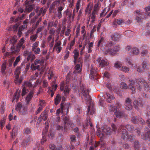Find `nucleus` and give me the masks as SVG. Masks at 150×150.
Listing matches in <instances>:
<instances>
[{
  "mask_svg": "<svg viewBox=\"0 0 150 150\" xmlns=\"http://www.w3.org/2000/svg\"><path fill=\"white\" fill-rule=\"evenodd\" d=\"M129 85H127L125 83L122 82L120 83V87L123 89L126 90L129 88L131 91L132 93H135L136 90L140 91L142 87V86H144V87L146 88L145 89L146 91L148 90L149 87L147 86V83L144 81L141 82L137 80L129 79L128 81Z\"/></svg>",
  "mask_w": 150,
  "mask_h": 150,
  "instance_id": "obj_1",
  "label": "nucleus"
},
{
  "mask_svg": "<svg viewBox=\"0 0 150 150\" xmlns=\"http://www.w3.org/2000/svg\"><path fill=\"white\" fill-rule=\"evenodd\" d=\"M31 68L33 70L38 69L39 71H44L45 68L44 61L39 59H36L34 63L31 64Z\"/></svg>",
  "mask_w": 150,
  "mask_h": 150,
  "instance_id": "obj_2",
  "label": "nucleus"
},
{
  "mask_svg": "<svg viewBox=\"0 0 150 150\" xmlns=\"http://www.w3.org/2000/svg\"><path fill=\"white\" fill-rule=\"evenodd\" d=\"M121 106V105L119 103H117L114 106L112 105H110L109 109L110 111L114 112L115 115L117 117L120 118L123 116L124 114L123 112L120 111Z\"/></svg>",
  "mask_w": 150,
  "mask_h": 150,
  "instance_id": "obj_3",
  "label": "nucleus"
},
{
  "mask_svg": "<svg viewBox=\"0 0 150 150\" xmlns=\"http://www.w3.org/2000/svg\"><path fill=\"white\" fill-rule=\"evenodd\" d=\"M100 6L101 4L99 2H98L95 4L91 15L90 16L89 19L91 20L92 22L93 23L95 21L97 15L98 13V11Z\"/></svg>",
  "mask_w": 150,
  "mask_h": 150,
  "instance_id": "obj_4",
  "label": "nucleus"
},
{
  "mask_svg": "<svg viewBox=\"0 0 150 150\" xmlns=\"http://www.w3.org/2000/svg\"><path fill=\"white\" fill-rule=\"evenodd\" d=\"M120 49V47L119 45L115 46L113 49H111L110 48L106 46L103 52L105 54H109L114 55L118 52Z\"/></svg>",
  "mask_w": 150,
  "mask_h": 150,
  "instance_id": "obj_5",
  "label": "nucleus"
},
{
  "mask_svg": "<svg viewBox=\"0 0 150 150\" xmlns=\"http://www.w3.org/2000/svg\"><path fill=\"white\" fill-rule=\"evenodd\" d=\"M81 90L82 91V94L84 97L85 99L90 102L91 99L89 95L88 91L87 89H85V87L83 85H82L81 87Z\"/></svg>",
  "mask_w": 150,
  "mask_h": 150,
  "instance_id": "obj_6",
  "label": "nucleus"
},
{
  "mask_svg": "<svg viewBox=\"0 0 150 150\" xmlns=\"http://www.w3.org/2000/svg\"><path fill=\"white\" fill-rule=\"evenodd\" d=\"M16 110L17 111L19 112L21 114L24 115L27 113V108L18 103L16 105Z\"/></svg>",
  "mask_w": 150,
  "mask_h": 150,
  "instance_id": "obj_7",
  "label": "nucleus"
},
{
  "mask_svg": "<svg viewBox=\"0 0 150 150\" xmlns=\"http://www.w3.org/2000/svg\"><path fill=\"white\" fill-rule=\"evenodd\" d=\"M122 129V131H121V133L122 134V138L124 140H131L132 139V136L131 134L128 135L125 129H122V127L120 128V130H121Z\"/></svg>",
  "mask_w": 150,
  "mask_h": 150,
  "instance_id": "obj_8",
  "label": "nucleus"
},
{
  "mask_svg": "<svg viewBox=\"0 0 150 150\" xmlns=\"http://www.w3.org/2000/svg\"><path fill=\"white\" fill-rule=\"evenodd\" d=\"M112 129H111L110 127L107 126L105 125L103 127V130L105 132V134H110L112 130L113 131H116L117 128L116 126L114 124L112 125Z\"/></svg>",
  "mask_w": 150,
  "mask_h": 150,
  "instance_id": "obj_9",
  "label": "nucleus"
},
{
  "mask_svg": "<svg viewBox=\"0 0 150 150\" xmlns=\"http://www.w3.org/2000/svg\"><path fill=\"white\" fill-rule=\"evenodd\" d=\"M60 90L61 91H62L64 90V94L65 96H67L69 95V92L70 90L69 86L66 85L64 86V82H62L60 85Z\"/></svg>",
  "mask_w": 150,
  "mask_h": 150,
  "instance_id": "obj_10",
  "label": "nucleus"
},
{
  "mask_svg": "<svg viewBox=\"0 0 150 150\" xmlns=\"http://www.w3.org/2000/svg\"><path fill=\"white\" fill-rule=\"evenodd\" d=\"M134 13L136 16V20L137 22L139 23L141 22L142 20L144 18L142 16L144 15V13L141 12L140 10H137L134 11Z\"/></svg>",
  "mask_w": 150,
  "mask_h": 150,
  "instance_id": "obj_11",
  "label": "nucleus"
},
{
  "mask_svg": "<svg viewBox=\"0 0 150 150\" xmlns=\"http://www.w3.org/2000/svg\"><path fill=\"white\" fill-rule=\"evenodd\" d=\"M21 68L20 67H18L16 69L15 72V79L14 80L15 82L16 83H20L23 78L21 77L19 79H18L19 77V74L20 73Z\"/></svg>",
  "mask_w": 150,
  "mask_h": 150,
  "instance_id": "obj_12",
  "label": "nucleus"
},
{
  "mask_svg": "<svg viewBox=\"0 0 150 150\" xmlns=\"http://www.w3.org/2000/svg\"><path fill=\"white\" fill-rule=\"evenodd\" d=\"M100 96L104 97L107 102L110 103L112 100L114 99L115 97L113 94L111 93H106L105 95H103L102 93L100 94Z\"/></svg>",
  "mask_w": 150,
  "mask_h": 150,
  "instance_id": "obj_13",
  "label": "nucleus"
},
{
  "mask_svg": "<svg viewBox=\"0 0 150 150\" xmlns=\"http://www.w3.org/2000/svg\"><path fill=\"white\" fill-rule=\"evenodd\" d=\"M61 43L59 41L56 42L54 46L53 50L55 51L57 53L60 52L62 49L61 47Z\"/></svg>",
  "mask_w": 150,
  "mask_h": 150,
  "instance_id": "obj_14",
  "label": "nucleus"
},
{
  "mask_svg": "<svg viewBox=\"0 0 150 150\" xmlns=\"http://www.w3.org/2000/svg\"><path fill=\"white\" fill-rule=\"evenodd\" d=\"M132 102L130 99L127 98L126 100L125 103V108L128 110H131L132 108V106L131 104Z\"/></svg>",
  "mask_w": 150,
  "mask_h": 150,
  "instance_id": "obj_15",
  "label": "nucleus"
},
{
  "mask_svg": "<svg viewBox=\"0 0 150 150\" xmlns=\"http://www.w3.org/2000/svg\"><path fill=\"white\" fill-rule=\"evenodd\" d=\"M23 55L24 56L28 57L27 58V61L30 60L32 57H33L34 58L31 59V61H32L33 60V59L35 58L34 55L31 54L30 52L27 50L25 51L24 52Z\"/></svg>",
  "mask_w": 150,
  "mask_h": 150,
  "instance_id": "obj_16",
  "label": "nucleus"
},
{
  "mask_svg": "<svg viewBox=\"0 0 150 150\" xmlns=\"http://www.w3.org/2000/svg\"><path fill=\"white\" fill-rule=\"evenodd\" d=\"M24 42L25 40L23 38H22L20 40L17 46V47L18 49L16 50V52H18L19 51V50L18 49L20 48L21 46H22V48L23 49L24 48L25 46L23 45V43H24Z\"/></svg>",
  "mask_w": 150,
  "mask_h": 150,
  "instance_id": "obj_17",
  "label": "nucleus"
},
{
  "mask_svg": "<svg viewBox=\"0 0 150 150\" xmlns=\"http://www.w3.org/2000/svg\"><path fill=\"white\" fill-rule=\"evenodd\" d=\"M111 37L112 40L118 41L121 38V36L119 33H115L111 35Z\"/></svg>",
  "mask_w": 150,
  "mask_h": 150,
  "instance_id": "obj_18",
  "label": "nucleus"
},
{
  "mask_svg": "<svg viewBox=\"0 0 150 150\" xmlns=\"http://www.w3.org/2000/svg\"><path fill=\"white\" fill-rule=\"evenodd\" d=\"M109 63L107 59H103L99 64V66L101 68L105 67L108 65Z\"/></svg>",
  "mask_w": 150,
  "mask_h": 150,
  "instance_id": "obj_19",
  "label": "nucleus"
},
{
  "mask_svg": "<svg viewBox=\"0 0 150 150\" xmlns=\"http://www.w3.org/2000/svg\"><path fill=\"white\" fill-rule=\"evenodd\" d=\"M102 129L98 128L97 132V135L100 137V138H102L104 137L105 134V132L103 130V127H102Z\"/></svg>",
  "mask_w": 150,
  "mask_h": 150,
  "instance_id": "obj_20",
  "label": "nucleus"
},
{
  "mask_svg": "<svg viewBox=\"0 0 150 150\" xmlns=\"http://www.w3.org/2000/svg\"><path fill=\"white\" fill-rule=\"evenodd\" d=\"M47 113L45 111H44L42 113L40 117L38 118V120L40 122L41 121L42 119L44 120H45L47 119Z\"/></svg>",
  "mask_w": 150,
  "mask_h": 150,
  "instance_id": "obj_21",
  "label": "nucleus"
},
{
  "mask_svg": "<svg viewBox=\"0 0 150 150\" xmlns=\"http://www.w3.org/2000/svg\"><path fill=\"white\" fill-rule=\"evenodd\" d=\"M93 8V5L91 3H89L87 5L85 10L86 14H89L91 13Z\"/></svg>",
  "mask_w": 150,
  "mask_h": 150,
  "instance_id": "obj_22",
  "label": "nucleus"
},
{
  "mask_svg": "<svg viewBox=\"0 0 150 150\" xmlns=\"http://www.w3.org/2000/svg\"><path fill=\"white\" fill-rule=\"evenodd\" d=\"M70 106V105L69 103H67L63 105H61L62 112L63 113L64 112V111L65 110L67 111V113L68 112L69 108Z\"/></svg>",
  "mask_w": 150,
  "mask_h": 150,
  "instance_id": "obj_23",
  "label": "nucleus"
},
{
  "mask_svg": "<svg viewBox=\"0 0 150 150\" xmlns=\"http://www.w3.org/2000/svg\"><path fill=\"white\" fill-rule=\"evenodd\" d=\"M33 5H28V4H26L25 8V12H30L33 9Z\"/></svg>",
  "mask_w": 150,
  "mask_h": 150,
  "instance_id": "obj_24",
  "label": "nucleus"
},
{
  "mask_svg": "<svg viewBox=\"0 0 150 150\" xmlns=\"http://www.w3.org/2000/svg\"><path fill=\"white\" fill-rule=\"evenodd\" d=\"M33 93L32 91L30 92L25 98V100L27 104H28L30 101L33 97Z\"/></svg>",
  "mask_w": 150,
  "mask_h": 150,
  "instance_id": "obj_25",
  "label": "nucleus"
},
{
  "mask_svg": "<svg viewBox=\"0 0 150 150\" xmlns=\"http://www.w3.org/2000/svg\"><path fill=\"white\" fill-rule=\"evenodd\" d=\"M138 119L137 117H134L132 119V121L134 123H137L138 121H139L140 123H143V120L142 118H139Z\"/></svg>",
  "mask_w": 150,
  "mask_h": 150,
  "instance_id": "obj_26",
  "label": "nucleus"
},
{
  "mask_svg": "<svg viewBox=\"0 0 150 150\" xmlns=\"http://www.w3.org/2000/svg\"><path fill=\"white\" fill-rule=\"evenodd\" d=\"M116 22L117 24L120 25L125 23V20L122 18H118L117 20L116 21H115L113 22V24L114 25H115Z\"/></svg>",
  "mask_w": 150,
  "mask_h": 150,
  "instance_id": "obj_27",
  "label": "nucleus"
},
{
  "mask_svg": "<svg viewBox=\"0 0 150 150\" xmlns=\"http://www.w3.org/2000/svg\"><path fill=\"white\" fill-rule=\"evenodd\" d=\"M105 144V143L104 142L102 141V139H100V141H99L98 142L96 143L95 145V147H96L98 146H100V147H101L103 146H104Z\"/></svg>",
  "mask_w": 150,
  "mask_h": 150,
  "instance_id": "obj_28",
  "label": "nucleus"
},
{
  "mask_svg": "<svg viewBox=\"0 0 150 150\" xmlns=\"http://www.w3.org/2000/svg\"><path fill=\"white\" fill-rule=\"evenodd\" d=\"M74 62L76 63V60L78 57L79 55V52L78 50H75L74 51Z\"/></svg>",
  "mask_w": 150,
  "mask_h": 150,
  "instance_id": "obj_29",
  "label": "nucleus"
},
{
  "mask_svg": "<svg viewBox=\"0 0 150 150\" xmlns=\"http://www.w3.org/2000/svg\"><path fill=\"white\" fill-rule=\"evenodd\" d=\"M75 38H74V39L72 40L69 44V46L67 47V49L69 50H71L72 48V47L75 44Z\"/></svg>",
  "mask_w": 150,
  "mask_h": 150,
  "instance_id": "obj_30",
  "label": "nucleus"
},
{
  "mask_svg": "<svg viewBox=\"0 0 150 150\" xmlns=\"http://www.w3.org/2000/svg\"><path fill=\"white\" fill-rule=\"evenodd\" d=\"M61 100V96L59 95H57L54 99L55 104L57 105L59 103Z\"/></svg>",
  "mask_w": 150,
  "mask_h": 150,
  "instance_id": "obj_31",
  "label": "nucleus"
},
{
  "mask_svg": "<svg viewBox=\"0 0 150 150\" xmlns=\"http://www.w3.org/2000/svg\"><path fill=\"white\" fill-rule=\"evenodd\" d=\"M93 44V42H91L88 44L87 47L88 53H91L92 52Z\"/></svg>",
  "mask_w": 150,
  "mask_h": 150,
  "instance_id": "obj_32",
  "label": "nucleus"
},
{
  "mask_svg": "<svg viewBox=\"0 0 150 150\" xmlns=\"http://www.w3.org/2000/svg\"><path fill=\"white\" fill-rule=\"evenodd\" d=\"M142 136L143 137V138L146 140H148L149 139V140H150V131H147L146 133L145 134V136H143L142 134Z\"/></svg>",
  "mask_w": 150,
  "mask_h": 150,
  "instance_id": "obj_33",
  "label": "nucleus"
},
{
  "mask_svg": "<svg viewBox=\"0 0 150 150\" xmlns=\"http://www.w3.org/2000/svg\"><path fill=\"white\" fill-rule=\"evenodd\" d=\"M46 9H44L43 8H42L39 11H37L36 12L38 14V16L40 15L42 13V15L43 16L44 15L45 13L46 12Z\"/></svg>",
  "mask_w": 150,
  "mask_h": 150,
  "instance_id": "obj_34",
  "label": "nucleus"
},
{
  "mask_svg": "<svg viewBox=\"0 0 150 150\" xmlns=\"http://www.w3.org/2000/svg\"><path fill=\"white\" fill-rule=\"evenodd\" d=\"M18 134V130L16 128H13L12 130V132L11 133V136L12 137H16Z\"/></svg>",
  "mask_w": 150,
  "mask_h": 150,
  "instance_id": "obj_35",
  "label": "nucleus"
},
{
  "mask_svg": "<svg viewBox=\"0 0 150 150\" xmlns=\"http://www.w3.org/2000/svg\"><path fill=\"white\" fill-rule=\"evenodd\" d=\"M6 62H4L2 65L1 71L2 74L5 73V71L6 67Z\"/></svg>",
  "mask_w": 150,
  "mask_h": 150,
  "instance_id": "obj_36",
  "label": "nucleus"
},
{
  "mask_svg": "<svg viewBox=\"0 0 150 150\" xmlns=\"http://www.w3.org/2000/svg\"><path fill=\"white\" fill-rule=\"evenodd\" d=\"M75 71L74 72H79L81 71V65L79 64H77L75 67Z\"/></svg>",
  "mask_w": 150,
  "mask_h": 150,
  "instance_id": "obj_37",
  "label": "nucleus"
},
{
  "mask_svg": "<svg viewBox=\"0 0 150 150\" xmlns=\"http://www.w3.org/2000/svg\"><path fill=\"white\" fill-rule=\"evenodd\" d=\"M120 70L123 72H127L129 71V68L127 67L123 66H122L121 68L120 69Z\"/></svg>",
  "mask_w": 150,
  "mask_h": 150,
  "instance_id": "obj_38",
  "label": "nucleus"
},
{
  "mask_svg": "<svg viewBox=\"0 0 150 150\" xmlns=\"http://www.w3.org/2000/svg\"><path fill=\"white\" fill-rule=\"evenodd\" d=\"M87 111L88 112V113L89 114H90L92 115L94 113V111L93 109L92 108L91 110V106L89 105L88 107Z\"/></svg>",
  "mask_w": 150,
  "mask_h": 150,
  "instance_id": "obj_39",
  "label": "nucleus"
},
{
  "mask_svg": "<svg viewBox=\"0 0 150 150\" xmlns=\"http://www.w3.org/2000/svg\"><path fill=\"white\" fill-rule=\"evenodd\" d=\"M21 59V57L20 56H18L17 57L15 60V62H14L13 65L14 67H15L16 65H17L18 63Z\"/></svg>",
  "mask_w": 150,
  "mask_h": 150,
  "instance_id": "obj_40",
  "label": "nucleus"
},
{
  "mask_svg": "<svg viewBox=\"0 0 150 150\" xmlns=\"http://www.w3.org/2000/svg\"><path fill=\"white\" fill-rule=\"evenodd\" d=\"M132 53L136 55H137L139 53V50L136 48H134L132 49Z\"/></svg>",
  "mask_w": 150,
  "mask_h": 150,
  "instance_id": "obj_41",
  "label": "nucleus"
},
{
  "mask_svg": "<svg viewBox=\"0 0 150 150\" xmlns=\"http://www.w3.org/2000/svg\"><path fill=\"white\" fill-rule=\"evenodd\" d=\"M39 42L36 41L34 42L32 48V50H34L38 46Z\"/></svg>",
  "mask_w": 150,
  "mask_h": 150,
  "instance_id": "obj_42",
  "label": "nucleus"
},
{
  "mask_svg": "<svg viewBox=\"0 0 150 150\" xmlns=\"http://www.w3.org/2000/svg\"><path fill=\"white\" fill-rule=\"evenodd\" d=\"M21 91L19 89L16 90V93L15 94L14 98H15L18 99L19 97Z\"/></svg>",
  "mask_w": 150,
  "mask_h": 150,
  "instance_id": "obj_43",
  "label": "nucleus"
},
{
  "mask_svg": "<svg viewBox=\"0 0 150 150\" xmlns=\"http://www.w3.org/2000/svg\"><path fill=\"white\" fill-rule=\"evenodd\" d=\"M114 66L115 68L117 69H119L120 70V69L121 68V64L120 62H117L114 64Z\"/></svg>",
  "mask_w": 150,
  "mask_h": 150,
  "instance_id": "obj_44",
  "label": "nucleus"
},
{
  "mask_svg": "<svg viewBox=\"0 0 150 150\" xmlns=\"http://www.w3.org/2000/svg\"><path fill=\"white\" fill-rule=\"evenodd\" d=\"M54 37H53L51 41L48 42V45L50 48H52L53 47L54 44Z\"/></svg>",
  "mask_w": 150,
  "mask_h": 150,
  "instance_id": "obj_45",
  "label": "nucleus"
},
{
  "mask_svg": "<svg viewBox=\"0 0 150 150\" xmlns=\"http://www.w3.org/2000/svg\"><path fill=\"white\" fill-rule=\"evenodd\" d=\"M38 37V36L37 34L35 35H32L30 37V40L33 42L35 41Z\"/></svg>",
  "mask_w": 150,
  "mask_h": 150,
  "instance_id": "obj_46",
  "label": "nucleus"
},
{
  "mask_svg": "<svg viewBox=\"0 0 150 150\" xmlns=\"http://www.w3.org/2000/svg\"><path fill=\"white\" fill-rule=\"evenodd\" d=\"M80 0H79L77 2L76 4V12H77L79 10L80 7Z\"/></svg>",
  "mask_w": 150,
  "mask_h": 150,
  "instance_id": "obj_47",
  "label": "nucleus"
},
{
  "mask_svg": "<svg viewBox=\"0 0 150 150\" xmlns=\"http://www.w3.org/2000/svg\"><path fill=\"white\" fill-rule=\"evenodd\" d=\"M125 128L131 132L133 131L134 129V127L132 126L129 125H126Z\"/></svg>",
  "mask_w": 150,
  "mask_h": 150,
  "instance_id": "obj_48",
  "label": "nucleus"
},
{
  "mask_svg": "<svg viewBox=\"0 0 150 150\" xmlns=\"http://www.w3.org/2000/svg\"><path fill=\"white\" fill-rule=\"evenodd\" d=\"M59 1H54L52 4V6L53 8L55 6H59Z\"/></svg>",
  "mask_w": 150,
  "mask_h": 150,
  "instance_id": "obj_49",
  "label": "nucleus"
},
{
  "mask_svg": "<svg viewBox=\"0 0 150 150\" xmlns=\"http://www.w3.org/2000/svg\"><path fill=\"white\" fill-rule=\"evenodd\" d=\"M30 141V138L28 137V138H27V139H25L23 142L22 144V145H23L24 146L25 145H27V143H28Z\"/></svg>",
  "mask_w": 150,
  "mask_h": 150,
  "instance_id": "obj_50",
  "label": "nucleus"
},
{
  "mask_svg": "<svg viewBox=\"0 0 150 150\" xmlns=\"http://www.w3.org/2000/svg\"><path fill=\"white\" fill-rule=\"evenodd\" d=\"M133 104L136 108V107H137V108L138 107V106H141L140 103L138 102V101L137 102L136 101H134L133 102Z\"/></svg>",
  "mask_w": 150,
  "mask_h": 150,
  "instance_id": "obj_51",
  "label": "nucleus"
},
{
  "mask_svg": "<svg viewBox=\"0 0 150 150\" xmlns=\"http://www.w3.org/2000/svg\"><path fill=\"white\" fill-rule=\"evenodd\" d=\"M32 50L34 52V53L35 54H39L40 51V49L39 47L36 48L34 50Z\"/></svg>",
  "mask_w": 150,
  "mask_h": 150,
  "instance_id": "obj_52",
  "label": "nucleus"
},
{
  "mask_svg": "<svg viewBox=\"0 0 150 150\" xmlns=\"http://www.w3.org/2000/svg\"><path fill=\"white\" fill-rule=\"evenodd\" d=\"M28 89H26L24 87L23 88L22 92V96H24L25 94L28 93Z\"/></svg>",
  "mask_w": 150,
  "mask_h": 150,
  "instance_id": "obj_53",
  "label": "nucleus"
},
{
  "mask_svg": "<svg viewBox=\"0 0 150 150\" xmlns=\"http://www.w3.org/2000/svg\"><path fill=\"white\" fill-rule=\"evenodd\" d=\"M55 32V30L53 28H51L50 29L49 31L50 35H51L52 36L54 35Z\"/></svg>",
  "mask_w": 150,
  "mask_h": 150,
  "instance_id": "obj_54",
  "label": "nucleus"
},
{
  "mask_svg": "<svg viewBox=\"0 0 150 150\" xmlns=\"http://www.w3.org/2000/svg\"><path fill=\"white\" fill-rule=\"evenodd\" d=\"M24 86H28L30 87L32 86V84L30 82H26L24 83Z\"/></svg>",
  "mask_w": 150,
  "mask_h": 150,
  "instance_id": "obj_55",
  "label": "nucleus"
},
{
  "mask_svg": "<svg viewBox=\"0 0 150 150\" xmlns=\"http://www.w3.org/2000/svg\"><path fill=\"white\" fill-rule=\"evenodd\" d=\"M39 105L40 106V107H42L43 108L45 105V102L43 101L40 100L39 102Z\"/></svg>",
  "mask_w": 150,
  "mask_h": 150,
  "instance_id": "obj_56",
  "label": "nucleus"
},
{
  "mask_svg": "<svg viewBox=\"0 0 150 150\" xmlns=\"http://www.w3.org/2000/svg\"><path fill=\"white\" fill-rule=\"evenodd\" d=\"M63 9V8L61 6L60 7H58L57 8V13H62L61 11H62Z\"/></svg>",
  "mask_w": 150,
  "mask_h": 150,
  "instance_id": "obj_57",
  "label": "nucleus"
},
{
  "mask_svg": "<svg viewBox=\"0 0 150 150\" xmlns=\"http://www.w3.org/2000/svg\"><path fill=\"white\" fill-rule=\"evenodd\" d=\"M103 77H105L107 78H109L110 77V75L108 72H105L103 73Z\"/></svg>",
  "mask_w": 150,
  "mask_h": 150,
  "instance_id": "obj_58",
  "label": "nucleus"
},
{
  "mask_svg": "<svg viewBox=\"0 0 150 150\" xmlns=\"http://www.w3.org/2000/svg\"><path fill=\"white\" fill-rule=\"evenodd\" d=\"M10 42L12 43H14L16 42V40L13 37L10 39Z\"/></svg>",
  "mask_w": 150,
  "mask_h": 150,
  "instance_id": "obj_59",
  "label": "nucleus"
},
{
  "mask_svg": "<svg viewBox=\"0 0 150 150\" xmlns=\"http://www.w3.org/2000/svg\"><path fill=\"white\" fill-rule=\"evenodd\" d=\"M69 52L68 51H67L66 52V53L64 57V59H67L69 57Z\"/></svg>",
  "mask_w": 150,
  "mask_h": 150,
  "instance_id": "obj_60",
  "label": "nucleus"
},
{
  "mask_svg": "<svg viewBox=\"0 0 150 150\" xmlns=\"http://www.w3.org/2000/svg\"><path fill=\"white\" fill-rule=\"evenodd\" d=\"M147 53V50H143L142 51L141 54H142V55L144 56L146 55Z\"/></svg>",
  "mask_w": 150,
  "mask_h": 150,
  "instance_id": "obj_61",
  "label": "nucleus"
},
{
  "mask_svg": "<svg viewBox=\"0 0 150 150\" xmlns=\"http://www.w3.org/2000/svg\"><path fill=\"white\" fill-rule=\"evenodd\" d=\"M71 30L70 29H68L65 32V35L66 36H69Z\"/></svg>",
  "mask_w": 150,
  "mask_h": 150,
  "instance_id": "obj_62",
  "label": "nucleus"
},
{
  "mask_svg": "<svg viewBox=\"0 0 150 150\" xmlns=\"http://www.w3.org/2000/svg\"><path fill=\"white\" fill-rule=\"evenodd\" d=\"M43 86L45 87H46L48 85V82L46 80H44L43 82Z\"/></svg>",
  "mask_w": 150,
  "mask_h": 150,
  "instance_id": "obj_63",
  "label": "nucleus"
},
{
  "mask_svg": "<svg viewBox=\"0 0 150 150\" xmlns=\"http://www.w3.org/2000/svg\"><path fill=\"white\" fill-rule=\"evenodd\" d=\"M103 42V40L101 38L98 42V47H100L102 44Z\"/></svg>",
  "mask_w": 150,
  "mask_h": 150,
  "instance_id": "obj_64",
  "label": "nucleus"
}]
</instances>
